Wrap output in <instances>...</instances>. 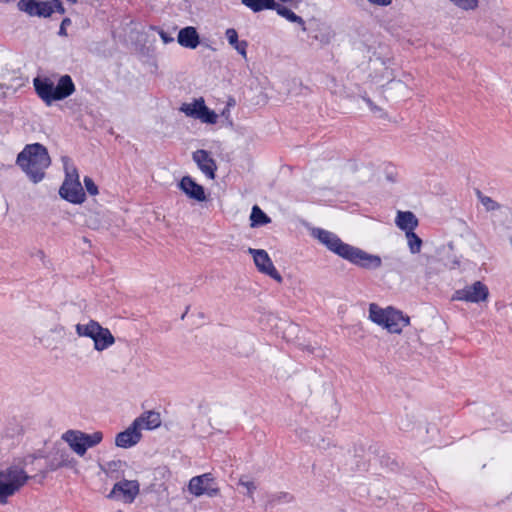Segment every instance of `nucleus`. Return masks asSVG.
Wrapping results in <instances>:
<instances>
[{"instance_id":"1","label":"nucleus","mask_w":512,"mask_h":512,"mask_svg":"<svg viewBox=\"0 0 512 512\" xmlns=\"http://www.w3.org/2000/svg\"><path fill=\"white\" fill-rule=\"evenodd\" d=\"M311 235L323 244L329 251L364 269H378L382 260L378 255L343 242L338 235L322 228H312Z\"/></svg>"},{"instance_id":"2","label":"nucleus","mask_w":512,"mask_h":512,"mask_svg":"<svg viewBox=\"0 0 512 512\" xmlns=\"http://www.w3.org/2000/svg\"><path fill=\"white\" fill-rule=\"evenodd\" d=\"M16 164L33 183H39L45 177V170L51 165V158L44 145L27 144L17 155Z\"/></svg>"},{"instance_id":"3","label":"nucleus","mask_w":512,"mask_h":512,"mask_svg":"<svg viewBox=\"0 0 512 512\" xmlns=\"http://www.w3.org/2000/svg\"><path fill=\"white\" fill-rule=\"evenodd\" d=\"M33 85L39 98L48 106L55 101L66 99L75 91V85L69 75L61 76L56 85L50 78L38 76L34 78Z\"/></svg>"},{"instance_id":"4","label":"nucleus","mask_w":512,"mask_h":512,"mask_svg":"<svg viewBox=\"0 0 512 512\" xmlns=\"http://www.w3.org/2000/svg\"><path fill=\"white\" fill-rule=\"evenodd\" d=\"M30 476L19 466H10L0 470V504H6L9 497L13 496L23 487Z\"/></svg>"},{"instance_id":"5","label":"nucleus","mask_w":512,"mask_h":512,"mask_svg":"<svg viewBox=\"0 0 512 512\" xmlns=\"http://www.w3.org/2000/svg\"><path fill=\"white\" fill-rule=\"evenodd\" d=\"M75 329L78 336L93 340L96 351H104L115 343V337L110 330L95 320H90L87 324L78 323Z\"/></svg>"},{"instance_id":"6","label":"nucleus","mask_w":512,"mask_h":512,"mask_svg":"<svg viewBox=\"0 0 512 512\" xmlns=\"http://www.w3.org/2000/svg\"><path fill=\"white\" fill-rule=\"evenodd\" d=\"M188 489L190 493L197 497L201 495L215 497L219 494L220 491L211 473H205L193 477L189 481Z\"/></svg>"},{"instance_id":"7","label":"nucleus","mask_w":512,"mask_h":512,"mask_svg":"<svg viewBox=\"0 0 512 512\" xmlns=\"http://www.w3.org/2000/svg\"><path fill=\"white\" fill-rule=\"evenodd\" d=\"M488 296V287L481 281H476L470 286L456 290L452 296V300L479 303L486 301Z\"/></svg>"},{"instance_id":"8","label":"nucleus","mask_w":512,"mask_h":512,"mask_svg":"<svg viewBox=\"0 0 512 512\" xmlns=\"http://www.w3.org/2000/svg\"><path fill=\"white\" fill-rule=\"evenodd\" d=\"M74 180L65 179L59 189V195L73 204H81L85 200V192L79 181L77 169L73 167Z\"/></svg>"},{"instance_id":"9","label":"nucleus","mask_w":512,"mask_h":512,"mask_svg":"<svg viewBox=\"0 0 512 512\" xmlns=\"http://www.w3.org/2000/svg\"><path fill=\"white\" fill-rule=\"evenodd\" d=\"M248 252L253 256L254 263L261 273L270 276L278 283L283 281L282 276L275 268L272 260L265 250L249 248Z\"/></svg>"},{"instance_id":"10","label":"nucleus","mask_w":512,"mask_h":512,"mask_svg":"<svg viewBox=\"0 0 512 512\" xmlns=\"http://www.w3.org/2000/svg\"><path fill=\"white\" fill-rule=\"evenodd\" d=\"M17 8L27 13L29 16H38L48 18L53 13V6L50 5L49 0H19Z\"/></svg>"},{"instance_id":"11","label":"nucleus","mask_w":512,"mask_h":512,"mask_svg":"<svg viewBox=\"0 0 512 512\" xmlns=\"http://www.w3.org/2000/svg\"><path fill=\"white\" fill-rule=\"evenodd\" d=\"M305 32L323 45L329 44L335 37V32L329 25L318 21H310Z\"/></svg>"},{"instance_id":"12","label":"nucleus","mask_w":512,"mask_h":512,"mask_svg":"<svg viewBox=\"0 0 512 512\" xmlns=\"http://www.w3.org/2000/svg\"><path fill=\"white\" fill-rule=\"evenodd\" d=\"M141 438L142 434L138 428V422H132L127 429L116 435L115 445L120 448H130L135 446Z\"/></svg>"},{"instance_id":"13","label":"nucleus","mask_w":512,"mask_h":512,"mask_svg":"<svg viewBox=\"0 0 512 512\" xmlns=\"http://www.w3.org/2000/svg\"><path fill=\"white\" fill-rule=\"evenodd\" d=\"M179 189L189 198L198 202L206 200L204 187L198 184L192 177L184 176L178 183Z\"/></svg>"},{"instance_id":"14","label":"nucleus","mask_w":512,"mask_h":512,"mask_svg":"<svg viewBox=\"0 0 512 512\" xmlns=\"http://www.w3.org/2000/svg\"><path fill=\"white\" fill-rule=\"evenodd\" d=\"M193 160L197 163L198 168L209 178H215L217 165L215 160L210 156L209 152L199 149L193 153Z\"/></svg>"},{"instance_id":"15","label":"nucleus","mask_w":512,"mask_h":512,"mask_svg":"<svg viewBox=\"0 0 512 512\" xmlns=\"http://www.w3.org/2000/svg\"><path fill=\"white\" fill-rule=\"evenodd\" d=\"M409 323L410 318L408 316H405L401 311L390 307L387 321L383 324V327L386 328L390 333L399 334L402 332L404 327L409 325Z\"/></svg>"},{"instance_id":"16","label":"nucleus","mask_w":512,"mask_h":512,"mask_svg":"<svg viewBox=\"0 0 512 512\" xmlns=\"http://www.w3.org/2000/svg\"><path fill=\"white\" fill-rule=\"evenodd\" d=\"M117 492H120L125 497V501L131 503L134 501L136 496L139 494V483L137 481L132 480H122L114 484L112 491L108 495L109 498H112L113 495Z\"/></svg>"},{"instance_id":"17","label":"nucleus","mask_w":512,"mask_h":512,"mask_svg":"<svg viewBox=\"0 0 512 512\" xmlns=\"http://www.w3.org/2000/svg\"><path fill=\"white\" fill-rule=\"evenodd\" d=\"M71 464L70 454L65 449H56L55 452L47 456L46 470L43 472L45 477L47 472L55 471L61 467H67Z\"/></svg>"},{"instance_id":"18","label":"nucleus","mask_w":512,"mask_h":512,"mask_svg":"<svg viewBox=\"0 0 512 512\" xmlns=\"http://www.w3.org/2000/svg\"><path fill=\"white\" fill-rule=\"evenodd\" d=\"M177 41L182 47L195 49L200 43V37L195 27L187 26L179 31Z\"/></svg>"},{"instance_id":"19","label":"nucleus","mask_w":512,"mask_h":512,"mask_svg":"<svg viewBox=\"0 0 512 512\" xmlns=\"http://www.w3.org/2000/svg\"><path fill=\"white\" fill-rule=\"evenodd\" d=\"M62 439L68 443L70 448L79 456L85 454L84 440L82 439V431L68 430L62 435Z\"/></svg>"},{"instance_id":"20","label":"nucleus","mask_w":512,"mask_h":512,"mask_svg":"<svg viewBox=\"0 0 512 512\" xmlns=\"http://www.w3.org/2000/svg\"><path fill=\"white\" fill-rule=\"evenodd\" d=\"M395 222L406 233L414 231L418 226V219L411 211H398Z\"/></svg>"},{"instance_id":"21","label":"nucleus","mask_w":512,"mask_h":512,"mask_svg":"<svg viewBox=\"0 0 512 512\" xmlns=\"http://www.w3.org/2000/svg\"><path fill=\"white\" fill-rule=\"evenodd\" d=\"M133 422H138V428L152 430L160 426V414L155 411H148L137 417Z\"/></svg>"},{"instance_id":"22","label":"nucleus","mask_w":512,"mask_h":512,"mask_svg":"<svg viewBox=\"0 0 512 512\" xmlns=\"http://www.w3.org/2000/svg\"><path fill=\"white\" fill-rule=\"evenodd\" d=\"M272 10H275L278 15L287 19L288 21L299 24L301 26L302 31L307 30V26L305 25V21L303 20V18L295 14L291 9L287 8L286 6H283L274 1V7Z\"/></svg>"},{"instance_id":"23","label":"nucleus","mask_w":512,"mask_h":512,"mask_svg":"<svg viewBox=\"0 0 512 512\" xmlns=\"http://www.w3.org/2000/svg\"><path fill=\"white\" fill-rule=\"evenodd\" d=\"M228 43L244 58L247 56L248 42L238 40V33L234 28H228L225 32Z\"/></svg>"},{"instance_id":"24","label":"nucleus","mask_w":512,"mask_h":512,"mask_svg":"<svg viewBox=\"0 0 512 512\" xmlns=\"http://www.w3.org/2000/svg\"><path fill=\"white\" fill-rule=\"evenodd\" d=\"M390 307L383 309L375 303L369 305V318L372 322L383 327V324L387 321Z\"/></svg>"},{"instance_id":"25","label":"nucleus","mask_w":512,"mask_h":512,"mask_svg":"<svg viewBox=\"0 0 512 512\" xmlns=\"http://www.w3.org/2000/svg\"><path fill=\"white\" fill-rule=\"evenodd\" d=\"M203 105H205L203 98L195 99L193 103H183L180 111L185 113L186 116L198 119L202 113Z\"/></svg>"},{"instance_id":"26","label":"nucleus","mask_w":512,"mask_h":512,"mask_svg":"<svg viewBox=\"0 0 512 512\" xmlns=\"http://www.w3.org/2000/svg\"><path fill=\"white\" fill-rule=\"evenodd\" d=\"M251 227H259L271 222V218L257 205L252 207L250 214Z\"/></svg>"},{"instance_id":"27","label":"nucleus","mask_w":512,"mask_h":512,"mask_svg":"<svg viewBox=\"0 0 512 512\" xmlns=\"http://www.w3.org/2000/svg\"><path fill=\"white\" fill-rule=\"evenodd\" d=\"M274 1L275 0H241V3L257 13L263 10H272Z\"/></svg>"},{"instance_id":"28","label":"nucleus","mask_w":512,"mask_h":512,"mask_svg":"<svg viewBox=\"0 0 512 512\" xmlns=\"http://www.w3.org/2000/svg\"><path fill=\"white\" fill-rule=\"evenodd\" d=\"M82 439L84 440V447L86 452L88 448H92L102 441L103 433L100 431H96L92 434L82 432Z\"/></svg>"},{"instance_id":"29","label":"nucleus","mask_w":512,"mask_h":512,"mask_svg":"<svg viewBox=\"0 0 512 512\" xmlns=\"http://www.w3.org/2000/svg\"><path fill=\"white\" fill-rule=\"evenodd\" d=\"M406 237L410 252L413 254L419 253L422 246V239L414 233V231L406 233Z\"/></svg>"},{"instance_id":"30","label":"nucleus","mask_w":512,"mask_h":512,"mask_svg":"<svg viewBox=\"0 0 512 512\" xmlns=\"http://www.w3.org/2000/svg\"><path fill=\"white\" fill-rule=\"evenodd\" d=\"M477 197L481 204L485 207L487 211H494L500 208V204L493 200L491 197L485 196L481 193V191L477 190Z\"/></svg>"},{"instance_id":"31","label":"nucleus","mask_w":512,"mask_h":512,"mask_svg":"<svg viewBox=\"0 0 512 512\" xmlns=\"http://www.w3.org/2000/svg\"><path fill=\"white\" fill-rule=\"evenodd\" d=\"M217 114L205 105L202 107V113L199 116V120L207 124H215L217 122Z\"/></svg>"},{"instance_id":"32","label":"nucleus","mask_w":512,"mask_h":512,"mask_svg":"<svg viewBox=\"0 0 512 512\" xmlns=\"http://www.w3.org/2000/svg\"><path fill=\"white\" fill-rule=\"evenodd\" d=\"M453 4L463 10H474L478 7V0H450Z\"/></svg>"},{"instance_id":"33","label":"nucleus","mask_w":512,"mask_h":512,"mask_svg":"<svg viewBox=\"0 0 512 512\" xmlns=\"http://www.w3.org/2000/svg\"><path fill=\"white\" fill-rule=\"evenodd\" d=\"M238 484L247 489L248 497L253 498L254 491L257 489V487L253 481L245 480L244 477H241L239 479Z\"/></svg>"},{"instance_id":"34","label":"nucleus","mask_w":512,"mask_h":512,"mask_svg":"<svg viewBox=\"0 0 512 512\" xmlns=\"http://www.w3.org/2000/svg\"><path fill=\"white\" fill-rule=\"evenodd\" d=\"M84 186L86 188V191L90 195L94 196V195L98 194V187L91 177H88V176L84 177Z\"/></svg>"},{"instance_id":"35","label":"nucleus","mask_w":512,"mask_h":512,"mask_svg":"<svg viewBox=\"0 0 512 512\" xmlns=\"http://www.w3.org/2000/svg\"><path fill=\"white\" fill-rule=\"evenodd\" d=\"M293 497L287 492H279L271 497V503L290 502Z\"/></svg>"},{"instance_id":"36","label":"nucleus","mask_w":512,"mask_h":512,"mask_svg":"<svg viewBox=\"0 0 512 512\" xmlns=\"http://www.w3.org/2000/svg\"><path fill=\"white\" fill-rule=\"evenodd\" d=\"M296 435L303 442H306V443L311 442V437L309 435V432L304 428L297 429Z\"/></svg>"},{"instance_id":"37","label":"nucleus","mask_w":512,"mask_h":512,"mask_svg":"<svg viewBox=\"0 0 512 512\" xmlns=\"http://www.w3.org/2000/svg\"><path fill=\"white\" fill-rule=\"evenodd\" d=\"M50 5L53 6V12L64 14L66 12L61 0H49Z\"/></svg>"},{"instance_id":"38","label":"nucleus","mask_w":512,"mask_h":512,"mask_svg":"<svg viewBox=\"0 0 512 512\" xmlns=\"http://www.w3.org/2000/svg\"><path fill=\"white\" fill-rule=\"evenodd\" d=\"M71 19L66 17L62 20L61 24H60V29H59V32L58 34L60 36H67V32H66V27L71 25Z\"/></svg>"},{"instance_id":"39","label":"nucleus","mask_w":512,"mask_h":512,"mask_svg":"<svg viewBox=\"0 0 512 512\" xmlns=\"http://www.w3.org/2000/svg\"><path fill=\"white\" fill-rule=\"evenodd\" d=\"M158 34L165 44L172 43L174 41V38L163 29H158Z\"/></svg>"},{"instance_id":"40","label":"nucleus","mask_w":512,"mask_h":512,"mask_svg":"<svg viewBox=\"0 0 512 512\" xmlns=\"http://www.w3.org/2000/svg\"><path fill=\"white\" fill-rule=\"evenodd\" d=\"M369 3L377 6H389L392 0H367Z\"/></svg>"},{"instance_id":"41","label":"nucleus","mask_w":512,"mask_h":512,"mask_svg":"<svg viewBox=\"0 0 512 512\" xmlns=\"http://www.w3.org/2000/svg\"><path fill=\"white\" fill-rule=\"evenodd\" d=\"M66 170V176H65V179H70V180H74L75 179V176L73 174V169L71 171L68 170V168L65 169Z\"/></svg>"},{"instance_id":"42","label":"nucleus","mask_w":512,"mask_h":512,"mask_svg":"<svg viewBox=\"0 0 512 512\" xmlns=\"http://www.w3.org/2000/svg\"><path fill=\"white\" fill-rule=\"evenodd\" d=\"M36 256L39 257L41 260H43L45 258V254H44L43 250H38L36 252Z\"/></svg>"},{"instance_id":"43","label":"nucleus","mask_w":512,"mask_h":512,"mask_svg":"<svg viewBox=\"0 0 512 512\" xmlns=\"http://www.w3.org/2000/svg\"><path fill=\"white\" fill-rule=\"evenodd\" d=\"M281 2H284V3H295V4H298L301 0H280Z\"/></svg>"},{"instance_id":"44","label":"nucleus","mask_w":512,"mask_h":512,"mask_svg":"<svg viewBox=\"0 0 512 512\" xmlns=\"http://www.w3.org/2000/svg\"><path fill=\"white\" fill-rule=\"evenodd\" d=\"M322 443H324V440L322 439ZM316 446L322 449H325L326 446L324 444L316 443Z\"/></svg>"},{"instance_id":"45","label":"nucleus","mask_w":512,"mask_h":512,"mask_svg":"<svg viewBox=\"0 0 512 512\" xmlns=\"http://www.w3.org/2000/svg\"><path fill=\"white\" fill-rule=\"evenodd\" d=\"M67 1L72 3V4H76L78 2V0H67Z\"/></svg>"},{"instance_id":"46","label":"nucleus","mask_w":512,"mask_h":512,"mask_svg":"<svg viewBox=\"0 0 512 512\" xmlns=\"http://www.w3.org/2000/svg\"><path fill=\"white\" fill-rule=\"evenodd\" d=\"M366 102L372 107V101L370 99H366Z\"/></svg>"},{"instance_id":"47","label":"nucleus","mask_w":512,"mask_h":512,"mask_svg":"<svg viewBox=\"0 0 512 512\" xmlns=\"http://www.w3.org/2000/svg\"><path fill=\"white\" fill-rule=\"evenodd\" d=\"M11 1L12 0H0V2H6V3L11 2Z\"/></svg>"}]
</instances>
